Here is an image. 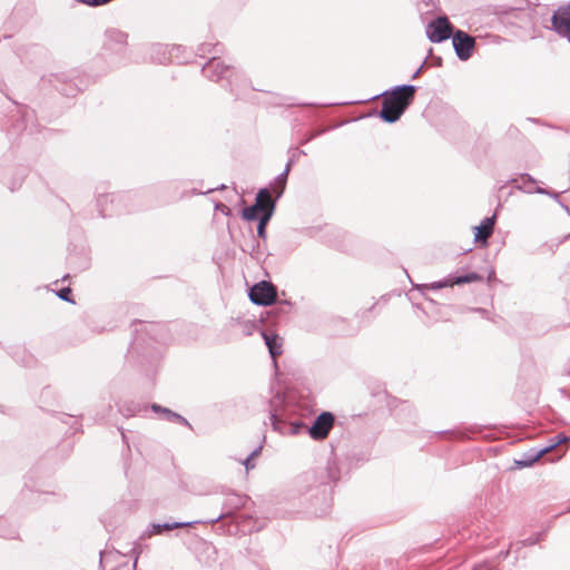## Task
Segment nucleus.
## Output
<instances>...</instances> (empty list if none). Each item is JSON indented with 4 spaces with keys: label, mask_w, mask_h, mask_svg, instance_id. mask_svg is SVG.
Wrapping results in <instances>:
<instances>
[{
    "label": "nucleus",
    "mask_w": 570,
    "mask_h": 570,
    "mask_svg": "<svg viewBox=\"0 0 570 570\" xmlns=\"http://www.w3.org/2000/svg\"><path fill=\"white\" fill-rule=\"evenodd\" d=\"M271 421L273 429L281 434L296 435L303 430H307L313 440H323L328 435L334 425V415L331 412H323L308 428L299 421L285 422L275 413H271Z\"/></svg>",
    "instance_id": "1"
},
{
    "label": "nucleus",
    "mask_w": 570,
    "mask_h": 570,
    "mask_svg": "<svg viewBox=\"0 0 570 570\" xmlns=\"http://www.w3.org/2000/svg\"><path fill=\"white\" fill-rule=\"evenodd\" d=\"M416 88L413 85H400L391 90L383 92L384 96L380 117L389 124L400 119L406 108L414 99Z\"/></svg>",
    "instance_id": "2"
},
{
    "label": "nucleus",
    "mask_w": 570,
    "mask_h": 570,
    "mask_svg": "<svg viewBox=\"0 0 570 570\" xmlns=\"http://www.w3.org/2000/svg\"><path fill=\"white\" fill-rule=\"evenodd\" d=\"M269 205L273 206L274 210L275 200L272 198L271 190L268 188H262L257 193L255 204L243 209V218L246 220H259L261 215L266 213Z\"/></svg>",
    "instance_id": "3"
},
{
    "label": "nucleus",
    "mask_w": 570,
    "mask_h": 570,
    "mask_svg": "<svg viewBox=\"0 0 570 570\" xmlns=\"http://www.w3.org/2000/svg\"><path fill=\"white\" fill-rule=\"evenodd\" d=\"M453 33V27L445 16L438 17L426 26V36L431 42H442Z\"/></svg>",
    "instance_id": "4"
},
{
    "label": "nucleus",
    "mask_w": 570,
    "mask_h": 570,
    "mask_svg": "<svg viewBox=\"0 0 570 570\" xmlns=\"http://www.w3.org/2000/svg\"><path fill=\"white\" fill-rule=\"evenodd\" d=\"M249 299L262 306H267L274 303L276 299V288L272 283L259 282L249 289Z\"/></svg>",
    "instance_id": "5"
},
{
    "label": "nucleus",
    "mask_w": 570,
    "mask_h": 570,
    "mask_svg": "<svg viewBox=\"0 0 570 570\" xmlns=\"http://www.w3.org/2000/svg\"><path fill=\"white\" fill-rule=\"evenodd\" d=\"M452 43L456 57L466 61L471 58L475 46V39L462 30H456L452 36Z\"/></svg>",
    "instance_id": "6"
},
{
    "label": "nucleus",
    "mask_w": 570,
    "mask_h": 570,
    "mask_svg": "<svg viewBox=\"0 0 570 570\" xmlns=\"http://www.w3.org/2000/svg\"><path fill=\"white\" fill-rule=\"evenodd\" d=\"M567 440V436L558 434L551 440V442L548 445L540 449H531L529 452L523 454V458L521 460L515 461V463L520 468L530 466L534 462H537L542 455L550 452L551 450L557 448L559 444L566 442Z\"/></svg>",
    "instance_id": "7"
},
{
    "label": "nucleus",
    "mask_w": 570,
    "mask_h": 570,
    "mask_svg": "<svg viewBox=\"0 0 570 570\" xmlns=\"http://www.w3.org/2000/svg\"><path fill=\"white\" fill-rule=\"evenodd\" d=\"M552 29L570 42V3L560 7L551 18Z\"/></svg>",
    "instance_id": "8"
},
{
    "label": "nucleus",
    "mask_w": 570,
    "mask_h": 570,
    "mask_svg": "<svg viewBox=\"0 0 570 570\" xmlns=\"http://www.w3.org/2000/svg\"><path fill=\"white\" fill-rule=\"evenodd\" d=\"M552 29L570 42V3L560 7L551 18Z\"/></svg>",
    "instance_id": "9"
},
{
    "label": "nucleus",
    "mask_w": 570,
    "mask_h": 570,
    "mask_svg": "<svg viewBox=\"0 0 570 570\" xmlns=\"http://www.w3.org/2000/svg\"><path fill=\"white\" fill-rule=\"evenodd\" d=\"M203 73L213 81H218L223 78H229L233 75L230 67L217 57H212L210 60L203 67Z\"/></svg>",
    "instance_id": "10"
},
{
    "label": "nucleus",
    "mask_w": 570,
    "mask_h": 570,
    "mask_svg": "<svg viewBox=\"0 0 570 570\" xmlns=\"http://www.w3.org/2000/svg\"><path fill=\"white\" fill-rule=\"evenodd\" d=\"M127 45V35L120 30L111 29L106 32L105 46L112 51H120Z\"/></svg>",
    "instance_id": "11"
},
{
    "label": "nucleus",
    "mask_w": 570,
    "mask_h": 570,
    "mask_svg": "<svg viewBox=\"0 0 570 570\" xmlns=\"http://www.w3.org/2000/svg\"><path fill=\"white\" fill-rule=\"evenodd\" d=\"M495 224V215L485 217L482 223L476 226L474 233V239L476 242L487 243L488 238L492 235Z\"/></svg>",
    "instance_id": "12"
},
{
    "label": "nucleus",
    "mask_w": 570,
    "mask_h": 570,
    "mask_svg": "<svg viewBox=\"0 0 570 570\" xmlns=\"http://www.w3.org/2000/svg\"><path fill=\"white\" fill-rule=\"evenodd\" d=\"M262 335H263L266 346L268 347V352H269L272 358L275 361V358L283 353L282 340L276 334H272V333L263 332Z\"/></svg>",
    "instance_id": "13"
},
{
    "label": "nucleus",
    "mask_w": 570,
    "mask_h": 570,
    "mask_svg": "<svg viewBox=\"0 0 570 570\" xmlns=\"http://www.w3.org/2000/svg\"><path fill=\"white\" fill-rule=\"evenodd\" d=\"M292 164H293V159H289L288 163L286 164L284 171L281 173L274 180L271 194L272 193L275 194L276 198H279L284 193V189L286 186V179H287L288 173L291 170Z\"/></svg>",
    "instance_id": "14"
},
{
    "label": "nucleus",
    "mask_w": 570,
    "mask_h": 570,
    "mask_svg": "<svg viewBox=\"0 0 570 570\" xmlns=\"http://www.w3.org/2000/svg\"><path fill=\"white\" fill-rule=\"evenodd\" d=\"M151 410L156 413H163L165 415V419L170 422L177 421L184 425L190 426L189 422L185 417H183L181 415H179L176 412H173L171 410H169L167 407H163L158 404H153Z\"/></svg>",
    "instance_id": "15"
},
{
    "label": "nucleus",
    "mask_w": 570,
    "mask_h": 570,
    "mask_svg": "<svg viewBox=\"0 0 570 570\" xmlns=\"http://www.w3.org/2000/svg\"><path fill=\"white\" fill-rule=\"evenodd\" d=\"M273 216V206H268L266 213L264 215H261L258 225H257V235L258 237L265 239L266 238V225L269 222V219Z\"/></svg>",
    "instance_id": "16"
},
{
    "label": "nucleus",
    "mask_w": 570,
    "mask_h": 570,
    "mask_svg": "<svg viewBox=\"0 0 570 570\" xmlns=\"http://www.w3.org/2000/svg\"><path fill=\"white\" fill-rule=\"evenodd\" d=\"M481 275H479L478 273L475 272H471L469 274H465L463 276H456V277H451L452 279V285H460V284H466V283H474V282H479L481 281Z\"/></svg>",
    "instance_id": "17"
},
{
    "label": "nucleus",
    "mask_w": 570,
    "mask_h": 570,
    "mask_svg": "<svg viewBox=\"0 0 570 570\" xmlns=\"http://www.w3.org/2000/svg\"><path fill=\"white\" fill-rule=\"evenodd\" d=\"M153 49L160 53V56L156 58L159 63H167L171 60V56H167V46L156 45Z\"/></svg>",
    "instance_id": "18"
},
{
    "label": "nucleus",
    "mask_w": 570,
    "mask_h": 570,
    "mask_svg": "<svg viewBox=\"0 0 570 570\" xmlns=\"http://www.w3.org/2000/svg\"><path fill=\"white\" fill-rule=\"evenodd\" d=\"M196 523H198V521L171 522V523L165 522V523H161V529H163V531H169V530H174V529H178V528L190 527Z\"/></svg>",
    "instance_id": "19"
},
{
    "label": "nucleus",
    "mask_w": 570,
    "mask_h": 570,
    "mask_svg": "<svg viewBox=\"0 0 570 570\" xmlns=\"http://www.w3.org/2000/svg\"><path fill=\"white\" fill-rule=\"evenodd\" d=\"M448 286H452L451 277L450 278H445L443 281L433 282L430 285H428V284L422 285L423 288H431V289H441V288H444V287H448Z\"/></svg>",
    "instance_id": "20"
},
{
    "label": "nucleus",
    "mask_w": 570,
    "mask_h": 570,
    "mask_svg": "<svg viewBox=\"0 0 570 570\" xmlns=\"http://www.w3.org/2000/svg\"><path fill=\"white\" fill-rule=\"evenodd\" d=\"M534 193H537V194H542V195H548V196H550L551 198H553L554 200L559 202V197H560V195H559L558 193L550 191V190L544 189V188H542V187H537V188L534 189Z\"/></svg>",
    "instance_id": "21"
},
{
    "label": "nucleus",
    "mask_w": 570,
    "mask_h": 570,
    "mask_svg": "<svg viewBox=\"0 0 570 570\" xmlns=\"http://www.w3.org/2000/svg\"><path fill=\"white\" fill-rule=\"evenodd\" d=\"M70 294H71V289L69 287H66V288H61L57 295L59 298H61L62 301H66V302H71L70 299Z\"/></svg>",
    "instance_id": "22"
},
{
    "label": "nucleus",
    "mask_w": 570,
    "mask_h": 570,
    "mask_svg": "<svg viewBox=\"0 0 570 570\" xmlns=\"http://www.w3.org/2000/svg\"><path fill=\"white\" fill-rule=\"evenodd\" d=\"M80 2L88 6H100L109 2L110 0H79Z\"/></svg>",
    "instance_id": "23"
},
{
    "label": "nucleus",
    "mask_w": 570,
    "mask_h": 570,
    "mask_svg": "<svg viewBox=\"0 0 570 570\" xmlns=\"http://www.w3.org/2000/svg\"><path fill=\"white\" fill-rule=\"evenodd\" d=\"M163 532L161 523H156L151 525L150 534H160Z\"/></svg>",
    "instance_id": "24"
},
{
    "label": "nucleus",
    "mask_w": 570,
    "mask_h": 570,
    "mask_svg": "<svg viewBox=\"0 0 570 570\" xmlns=\"http://www.w3.org/2000/svg\"><path fill=\"white\" fill-rule=\"evenodd\" d=\"M215 208L225 215H229L230 213L229 208L224 204H217Z\"/></svg>",
    "instance_id": "25"
},
{
    "label": "nucleus",
    "mask_w": 570,
    "mask_h": 570,
    "mask_svg": "<svg viewBox=\"0 0 570 570\" xmlns=\"http://www.w3.org/2000/svg\"><path fill=\"white\" fill-rule=\"evenodd\" d=\"M243 464L245 465V469L248 471V470H252L255 468V464L252 463V459L250 458H246L244 461H243Z\"/></svg>",
    "instance_id": "26"
},
{
    "label": "nucleus",
    "mask_w": 570,
    "mask_h": 570,
    "mask_svg": "<svg viewBox=\"0 0 570 570\" xmlns=\"http://www.w3.org/2000/svg\"><path fill=\"white\" fill-rule=\"evenodd\" d=\"M262 449H263V446L258 445L256 449H254L252 451V453L248 455V458H250L253 460L254 458L258 456L262 452Z\"/></svg>",
    "instance_id": "27"
},
{
    "label": "nucleus",
    "mask_w": 570,
    "mask_h": 570,
    "mask_svg": "<svg viewBox=\"0 0 570 570\" xmlns=\"http://www.w3.org/2000/svg\"><path fill=\"white\" fill-rule=\"evenodd\" d=\"M244 502H245V500H244V498H243V497L237 495V497L235 498V505H236L237 508H238V507L244 505Z\"/></svg>",
    "instance_id": "28"
},
{
    "label": "nucleus",
    "mask_w": 570,
    "mask_h": 570,
    "mask_svg": "<svg viewBox=\"0 0 570 570\" xmlns=\"http://www.w3.org/2000/svg\"><path fill=\"white\" fill-rule=\"evenodd\" d=\"M109 199V196L108 195H102V196H99L98 198V205L99 206H102V204L107 203V200Z\"/></svg>",
    "instance_id": "29"
},
{
    "label": "nucleus",
    "mask_w": 570,
    "mask_h": 570,
    "mask_svg": "<svg viewBox=\"0 0 570 570\" xmlns=\"http://www.w3.org/2000/svg\"><path fill=\"white\" fill-rule=\"evenodd\" d=\"M522 179L527 180L528 183L535 184L537 181L528 174L522 175Z\"/></svg>",
    "instance_id": "30"
},
{
    "label": "nucleus",
    "mask_w": 570,
    "mask_h": 570,
    "mask_svg": "<svg viewBox=\"0 0 570 570\" xmlns=\"http://www.w3.org/2000/svg\"><path fill=\"white\" fill-rule=\"evenodd\" d=\"M137 411H138V407H137V406H135L134 409L128 410V411L126 412V415H135Z\"/></svg>",
    "instance_id": "31"
},
{
    "label": "nucleus",
    "mask_w": 570,
    "mask_h": 570,
    "mask_svg": "<svg viewBox=\"0 0 570 570\" xmlns=\"http://www.w3.org/2000/svg\"><path fill=\"white\" fill-rule=\"evenodd\" d=\"M422 68H423V66H421L416 71H414V73L412 76L413 79L416 78L420 75Z\"/></svg>",
    "instance_id": "32"
},
{
    "label": "nucleus",
    "mask_w": 570,
    "mask_h": 570,
    "mask_svg": "<svg viewBox=\"0 0 570 570\" xmlns=\"http://www.w3.org/2000/svg\"><path fill=\"white\" fill-rule=\"evenodd\" d=\"M100 212H101V215H102V216H107V215H109V213H108V212H107V209H105V208H101V209H100Z\"/></svg>",
    "instance_id": "33"
},
{
    "label": "nucleus",
    "mask_w": 570,
    "mask_h": 570,
    "mask_svg": "<svg viewBox=\"0 0 570 570\" xmlns=\"http://www.w3.org/2000/svg\"><path fill=\"white\" fill-rule=\"evenodd\" d=\"M220 518H222V517H220V515H218L217 518L212 519V520H210V522H212V523L217 522Z\"/></svg>",
    "instance_id": "34"
},
{
    "label": "nucleus",
    "mask_w": 570,
    "mask_h": 570,
    "mask_svg": "<svg viewBox=\"0 0 570 570\" xmlns=\"http://www.w3.org/2000/svg\"><path fill=\"white\" fill-rule=\"evenodd\" d=\"M220 50L218 49V45L215 46L214 52L218 53Z\"/></svg>",
    "instance_id": "35"
},
{
    "label": "nucleus",
    "mask_w": 570,
    "mask_h": 570,
    "mask_svg": "<svg viewBox=\"0 0 570 570\" xmlns=\"http://www.w3.org/2000/svg\"><path fill=\"white\" fill-rule=\"evenodd\" d=\"M179 48H180V47H173V48H171V51H174V50H177V51H178V50H179Z\"/></svg>",
    "instance_id": "36"
},
{
    "label": "nucleus",
    "mask_w": 570,
    "mask_h": 570,
    "mask_svg": "<svg viewBox=\"0 0 570 570\" xmlns=\"http://www.w3.org/2000/svg\"><path fill=\"white\" fill-rule=\"evenodd\" d=\"M535 542H537V540H529L530 544H534Z\"/></svg>",
    "instance_id": "37"
},
{
    "label": "nucleus",
    "mask_w": 570,
    "mask_h": 570,
    "mask_svg": "<svg viewBox=\"0 0 570 570\" xmlns=\"http://www.w3.org/2000/svg\"><path fill=\"white\" fill-rule=\"evenodd\" d=\"M136 568V561L134 562L132 567L129 570H134Z\"/></svg>",
    "instance_id": "38"
}]
</instances>
